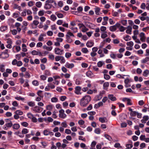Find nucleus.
Listing matches in <instances>:
<instances>
[{"mask_svg": "<svg viewBox=\"0 0 149 149\" xmlns=\"http://www.w3.org/2000/svg\"><path fill=\"white\" fill-rule=\"evenodd\" d=\"M91 100V97L90 95L85 96L81 100L80 105L82 107H86Z\"/></svg>", "mask_w": 149, "mask_h": 149, "instance_id": "f257e3e1", "label": "nucleus"}, {"mask_svg": "<svg viewBox=\"0 0 149 149\" xmlns=\"http://www.w3.org/2000/svg\"><path fill=\"white\" fill-rule=\"evenodd\" d=\"M120 24L117 23L115 25L110 26L109 27V30L111 31H114L116 30V28L120 27Z\"/></svg>", "mask_w": 149, "mask_h": 149, "instance_id": "f03ea898", "label": "nucleus"}, {"mask_svg": "<svg viewBox=\"0 0 149 149\" xmlns=\"http://www.w3.org/2000/svg\"><path fill=\"white\" fill-rule=\"evenodd\" d=\"M59 117L62 118H65L66 115L65 113H64V111L63 109H61L59 111Z\"/></svg>", "mask_w": 149, "mask_h": 149, "instance_id": "7ed1b4c3", "label": "nucleus"}, {"mask_svg": "<svg viewBox=\"0 0 149 149\" xmlns=\"http://www.w3.org/2000/svg\"><path fill=\"white\" fill-rule=\"evenodd\" d=\"M52 7L54 8V6L52 4H50L46 1L44 6V8L46 10H48L51 9Z\"/></svg>", "mask_w": 149, "mask_h": 149, "instance_id": "20e7f679", "label": "nucleus"}, {"mask_svg": "<svg viewBox=\"0 0 149 149\" xmlns=\"http://www.w3.org/2000/svg\"><path fill=\"white\" fill-rule=\"evenodd\" d=\"M63 50H61L58 47H56L55 49V53L56 54L61 55L63 54Z\"/></svg>", "mask_w": 149, "mask_h": 149, "instance_id": "39448f33", "label": "nucleus"}, {"mask_svg": "<svg viewBox=\"0 0 149 149\" xmlns=\"http://www.w3.org/2000/svg\"><path fill=\"white\" fill-rule=\"evenodd\" d=\"M41 109H43V108L38 106H36L35 107L32 108V109L34 111L38 113L40 112V111Z\"/></svg>", "mask_w": 149, "mask_h": 149, "instance_id": "423d86ee", "label": "nucleus"}, {"mask_svg": "<svg viewBox=\"0 0 149 149\" xmlns=\"http://www.w3.org/2000/svg\"><path fill=\"white\" fill-rule=\"evenodd\" d=\"M81 89V88L79 86H77L75 88V93L78 95L81 94V93L80 92Z\"/></svg>", "mask_w": 149, "mask_h": 149, "instance_id": "0eeeda50", "label": "nucleus"}, {"mask_svg": "<svg viewBox=\"0 0 149 149\" xmlns=\"http://www.w3.org/2000/svg\"><path fill=\"white\" fill-rule=\"evenodd\" d=\"M145 35V33L143 32L141 33L140 34V40L142 42H144L145 41L146 37Z\"/></svg>", "mask_w": 149, "mask_h": 149, "instance_id": "6e6552de", "label": "nucleus"}, {"mask_svg": "<svg viewBox=\"0 0 149 149\" xmlns=\"http://www.w3.org/2000/svg\"><path fill=\"white\" fill-rule=\"evenodd\" d=\"M74 66V64L72 63H69L68 62L66 63L65 65V66L68 68H72Z\"/></svg>", "mask_w": 149, "mask_h": 149, "instance_id": "1a4fd4ad", "label": "nucleus"}, {"mask_svg": "<svg viewBox=\"0 0 149 149\" xmlns=\"http://www.w3.org/2000/svg\"><path fill=\"white\" fill-rule=\"evenodd\" d=\"M99 121L102 123L107 122V120L105 117H104L103 118L100 117L99 118Z\"/></svg>", "mask_w": 149, "mask_h": 149, "instance_id": "9d476101", "label": "nucleus"}, {"mask_svg": "<svg viewBox=\"0 0 149 149\" xmlns=\"http://www.w3.org/2000/svg\"><path fill=\"white\" fill-rule=\"evenodd\" d=\"M108 98L111 101H114L116 100V98L113 96V95L109 94L108 95Z\"/></svg>", "mask_w": 149, "mask_h": 149, "instance_id": "9b49d317", "label": "nucleus"}, {"mask_svg": "<svg viewBox=\"0 0 149 149\" xmlns=\"http://www.w3.org/2000/svg\"><path fill=\"white\" fill-rule=\"evenodd\" d=\"M102 94L100 93L99 95L95 97V99L96 101H99L102 99Z\"/></svg>", "mask_w": 149, "mask_h": 149, "instance_id": "f8f14e48", "label": "nucleus"}, {"mask_svg": "<svg viewBox=\"0 0 149 149\" xmlns=\"http://www.w3.org/2000/svg\"><path fill=\"white\" fill-rule=\"evenodd\" d=\"M1 55L3 56H2V58H5L8 57L9 56V54L7 53V52H4L2 53Z\"/></svg>", "mask_w": 149, "mask_h": 149, "instance_id": "ddd939ff", "label": "nucleus"}, {"mask_svg": "<svg viewBox=\"0 0 149 149\" xmlns=\"http://www.w3.org/2000/svg\"><path fill=\"white\" fill-rule=\"evenodd\" d=\"M46 1H47V2H48V3L51 4H52V3H54V7L56 6V1H54V0H47Z\"/></svg>", "mask_w": 149, "mask_h": 149, "instance_id": "4468645a", "label": "nucleus"}, {"mask_svg": "<svg viewBox=\"0 0 149 149\" xmlns=\"http://www.w3.org/2000/svg\"><path fill=\"white\" fill-rule=\"evenodd\" d=\"M93 45L94 43L91 41H88L86 44V46L89 47H91Z\"/></svg>", "mask_w": 149, "mask_h": 149, "instance_id": "2eb2a0df", "label": "nucleus"}, {"mask_svg": "<svg viewBox=\"0 0 149 149\" xmlns=\"http://www.w3.org/2000/svg\"><path fill=\"white\" fill-rule=\"evenodd\" d=\"M20 125L18 124H14L13 125V128L15 130H17L19 128Z\"/></svg>", "mask_w": 149, "mask_h": 149, "instance_id": "dca6fc26", "label": "nucleus"}, {"mask_svg": "<svg viewBox=\"0 0 149 149\" xmlns=\"http://www.w3.org/2000/svg\"><path fill=\"white\" fill-rule=\"evenodd\" d=\"M8 29L7 26H1L0 28V30L2 32H3Z\"/></svg>", "mask_w": 149, "mask_h": 149, "instance_id": "f3484780", "label": "nucleus"}, {"mask_svg": "<svg viewBox=\"0 0 149 149\" xmlns=\"http://www.w3.org/2000/svg\"><path fill=\"white\" fill-rule=\"evenodd\" d=\"M70 36H72L74 37V36L72 33L70 31H68L67 32V34L66 35V38H70Z\"/></svg>", "mask_w": 149, "mask_h": 149, "instance_id": "a211bd4d", "label": "nucleus"}, {"mask_svg": "<svg viewBox=\"0 0 149 149\" xmlns=\"http://www.w3.org/2000/svg\"><path fill=\"white\" fill-rule=\"evenodd\" d=\"M149 61V57H146L144 59H143L141 61L142 63H145L146 62Z\"/></svg>", "mask_w": 149, "mask_h": 149, "instance_id": "6ab92c4d", "label": "nucleus"}, {"mask_svg": "<svg viewBox=\"0 0 149 149\" xmlns=\"http://www.w3.org/2000/svg\"><path fill=\"white\" fill-rule=\"evenodd\" d=\"M55 14L58 18H62L63 17V15L62 13L57 12Z\"/></svg>", "mask_w": 149, "mask_h": 149, "instance_id": "aec40b11", "label": "nucleus"}, {"mask_svg": "<svg viewBox=\"0 0 149 149\" xmlns=\"http://www.w3.org/2000/svg\"><path fill=\"white\" fill-rule=\"evenodd\" d=\"M5 65L3 64L0 65V71L1 72H3L5 70Z\"/></svg>", "mask_w": 149, "mask_h": 149, "instance_id": "412c9836", "label": "nucleus"}, {"mask_svg": "<svg viewBox=\"0 0 149 149\" xmlns=\"http://www.w3.org/2000/svg\"><path fill=\"white\" fill-rule=\"evenodd\" d=\"M149 74V71L148 70H146L144 71L143 73V75L145 77L147 76Z\"/></svg>", "mask_w": 149, "mask_h": 149, "instance_id": "4be33fe9", "label": "nucleus"}, {"mask_svg": "<svg viewBox=\"0 0 149 149\" xmlns=\"http://www.w3.org/2000/svg\"><path fill=\"white\" fill-rule=\"evenodd\" d=\"M43 48L44 49H46L48 51H50L52 50V47L51 46L50 47H48L46 45H44L43 46Z\"/></svg>", "mask_w": 149, "mask_h": 149, "instance_id": "5701e85b", "label": "nucleus"}, {"mask_svg": "<svg viewBox=\"0 0 149 149\" xmlns=\"http://www.w3.org/2000/svg\"><path fill=\"white\" fill-rule=\"evenodd\" d=\"M93 75L92 72L90 71H88L86 73V76L89 77H92Z\"/></svg>", "mask_w": 149, "mask_h": 149, "instance_id": "b1692460", "label": "nucleus"}, {"mask_svg": "<svg viewBox=\"0 0 149 149\" xmlns=\"http://www.w3.org/2000/svg\"><path fill=\"white\" fill-rule=\"evenodd\" d=\"M15 113L16 114H17L18 115H22L23 114V113L22 111L20 110H17L16 111Z\"/></svg>", "mask_w": 149, "mask_h": 149, "instance_id": "393cba45", "label": "nucleus"}, {"mask_svg": "<svg viewBox=\"0 0 149 149\" xmlns=\"http://www.w3.org/2000/svg\"><path fill=\"white\" fill-rule=\"evenodd\" d=\"M105 137L108 140L110 141L112 140V138L111 136L107 134H105L104 135Z\"/></svg>", "mask_w": 149, "mask_h": 149, "instance_id": "a878e982", "label": "nucleus"}, {"mask_svg": "<svg viewBox=\"0 0 149 149\" xmlns=\"http://www.w3.org/2000/svg\"><path fill=\"white\" fill-rule=\"evenodd\" d=\"M95 14L97 15H99V12L100 10V8L98 7H96L95 8Z\"/></svg>", "mask_w": 149, "mask_h": 149, "instance_id": "bb28decb", "label": "nucleus"}, {"mask_svg": "<svg viewBox=\"0 0 149 149\" xmlns=\"http://www.w3.org/2000/svg\"><path fill=\"white\" fill-rule=\"evenodd\" d=\"M124 39L126 41L130 40H131V38L130 36L128 35H127L125 37H124Z\"/></svg>", "mask_w": 149, "mask_h": 149, "instance_id": "cd10ccee", "label": "nucleus"}, {"mask_svg": "<svg viewBox=\"0 0 149 149\" xmlns=\"http://www.w3.org/2000/svg\"><path fill=\"white\" fill-rule=\"evenodd\" d=\"M36 6L38 8H40L42 5V3L40 1H38L36 3Z\"/></svg>", "mask_w": 149, "mask_h": 149, "instance_id": "c85d7f7f", "label": "nucleus"}, {"mask_svg": "<svg viewBox=\"0 0 149 149\" xmlns=\"http://www.w3.org/2000/svg\"><path fill=\"white\" fill-rule=\"evenodd\" d=\"M28 104L30 107H34L35 106V104L34 102L32 101L29 102H28Z\"/></svg>", "mask_w": 149, "mask_h": 149, "instance_id": "c756f323", "label": "nucleus"}, {"mask_svg": "<svg viewBox=\"0 0 149 149\" xmlns=\"http://www.w3.org/2000/svg\"><path fill=\"white\" fill-rule=\"evenodd\" d=\"M5 125L7 127H10L13 125V123L11 121H10V123H7Z\"/></svg>", "mask_w": 149, "mask_h": 149, "instance_id": "7c9ffc66", "label": "nucleus"}, {"mask_svg": "<svg viewBox=\"0 0 149 149\" xmlns=\"http://www.w3.org/2000/svg\"><path fill=\"white\" fill-rule=\"evenodd\" d=\"M58 98L56 97H53L51 98V101L52 102H56L58 101Z\"/></svg>", "mask_w": 149, "mask_h": 149, "instance_id": "2f4dec72", "label": "nucleus"}, {"mask_svg": "<svg viewBox=\"0 0 149 149\" xmlns=\"http://www.w3.org/2000/svg\"><path fill=\"white\" fill-rule=\"evenodd\" d=\"M137 112L136 111H132V112L130 113V115L132 116H135L136 115Z\"/></svg>", "mask_w": 149, "mask_h": 149, "instance_id": "473e14b6", "label": "nucleus"}, {"mask_svg": "<svg viewBox=\"0 0 149 149\" xmlns=\"http://www.w3.org/2000/svg\"><path fill=\"white\" fill-rule=\"evenodd\" d=\"M81 51L84 53H86L88 52V51L86 48H83L81 49Z\"/></svg>", "mask_w": 149, "mask_h": 149, "instance_id": "72a5a7b5", "label": "nucleus"}, {"mask_svg": "<svg viewBox=\"0 0 149 149\" xmlns=\"http://www.w3.org/2000/svg\"><path fill=\"white\" fill-rule=\"evenodd\" d=\"M127 45L130 47H132L133 45V42L132 41H130L127 43Z\"/></svg>", "mask_w": 149, "mask_h": 149, "instance_id": "f704fd0d", "label": "nucleus"}, {"mask_svg": "<svg viewBox=\"0 0 149 149\" xmlns=\"http://www.w3.org/2000/svg\"><path fill=\"white\" fill-rule=\"evenodd\" d=\"M95 132L97 134H99L100 133V130L99 128H96L95 130Z\"/></svg>", "mask_w": 149, "mask_h": 149, "instance_id": "c9c22d12", "label": "nucleus"}, {"mask_svg": "<svg viewBox=\"0 0 149 149\" xmlns=\"http://www.w3.org/2000/svg\"><path fill=\"white\" fill-rule=\"evenodd\" d=\"M46 108L47 110L51 111L52 109V105H49L46 106Z\"/></svg>", "mask_w": 149, "mask_h": 149, "instance_id": "e433bc0d", "label": "nucleus"}, {"mask_svg": "<svg viewBox=\"0 0 149 149\" xmlns=\"http://www.w3.org/2000/svg\"><path fill=\"white\" fill-rule=\"evenodd\" d=\"M109 83L108 82H105L103 84V86L104 87V89H106L105 87H108L109 86Z\"/></svg>", "mask_w": 149, "mask_h": 149, "instance_id": "4c0bfd02", "label": "nucleus"}, {"mask_svg": "<svg viewBox=\"0 0 149 149\" xmlns=\"http://www.w3.org/2000/svg\"><path fill=\"white\" fill-rule=\"evenodd\" d=\"M50 17L51 18V19L53 21H54L57 18L53 14Z\"/></svg>", "mask_w": 149, "mask_h": 149, "instance_id": "58836bf2", "label": "nucleus"}, {"mask_svg": "<svg viewBox=\"0 0 149 149\" xmlns=\"http://www.w3.org/2000/svg\"><path fill=\"white\" fill-rule=\"evenodd\" d=\"M34 2L33 1H29L28 3V6L30 7H31L33 5Z\"/></svg>", "mask_w": 149, "mask_h": 149, "instance_id": "ea45409f", "label": "nucleus"}, {"mask_svg": "<svg viewBox=\"0 0 149 149\" xmlns=\"http://www.w3.org/2000/svg\"><path fill=\"white\" fill-rule=\"evenodd\" d=\"M49 131L47 130H45L43 131V134L45 136H47L49 135Z\"/></svg>", "mask_w": 149, "mask_h": 149, "instance_id": "a19ab883", "label": "nucleus"}, {"mask_svg": "<svg viewBox=\"0 0 149 149\" xmlns=\"http://www.w3.org/2000/svg\"><path fill=\"white\" fill-rule=\"evenodd\" d=\"M104 78L106 80H108L110 78V77L109 75L105 74H104Z\"/></svg>", "mask_w": 149, "mask_h": 149, "instance_id": "79ce46f5", "label": "nucleus"}, {"mask_svg": "<svg viewBox=\"0 0 149 149\" xmlns=\"http://www.w3.org/2000/svg\"><path fill=\"white\" fill-rule=\"evenodd\" d=\"M63 4V1H59L58 3V6L60 7H62Z\"/></svg>", "mask_w": 149, "mask_h": 149, "instance_id": "37998d69", "label": "nucleus"}, {"mask_svg": "<svg viewBox=\"0 0 149 149\" xmlns=\"http://www.w3.org/2000/svg\"><path fill=\"white\" fill-rule=\"evenodd\" d=\"M39 23V22L37 20H34L33 22V23L31 24V25H33V24H34L35 25H37Z\"/></svg>", "mask_w": 149, "mask_h": 149, "instance_id": "c03bdc74", "label": "nucleus"}, {"mask_svg": "<svg viewBox=\"0 0 149 149\" xmlns=\"http://www.w3.org/2000/svg\"><path fill=\"white\" fill-rule=\"evenodd\" d=\"M24 76L26 78H29L31 77L30 75L28 72H26Z\"/></svg>", "mask_w": 149, "mask_h": 149, "instance_id": "a18cd8bd", "label": "nucleus"}, {"mask_svg": "<svg viewBox=\"0 0 149 149\" xmlns=\"http://www.w3.org/2000/svg\"><path fill=\"white\" fill-rule=\"evenodd\" d=\"M29 80L28 79H26L25 80V83L24 85L23 86L24 87H28L29 86V85L28 84Z\"/></svg>", "mask_w": 149, "mask_h": 149, "instance_id": "49530a36", "label": "nucleus"}, {"mask_svg": "<svg viewBox=\"0 0 149 149\" xmlns=\"http://www.w3.org/2000/svg\"><path fill=\"white\" fill-rule=\"evenodd\" d=\"M71 56V54L69 52H67L65 53V56L67 58H70Z\"/></svg>", "mask_w": 149, "mask_h": 149, "instance_id": "de8ad7c7", "label": "nucleus"}, {"mask_svg": "<svg viewBox=\"0 0 149 149\" xmlns=\"http://www.w3.org/2000/svg\"><path fill=\"white\" fill-rule=\"evenodd\" d=\"M103 64H104V63H103L102 62V61H99L97 63V65L98 67H100L102 66Z\"/></svg>", "mask_w": 149, "mask_h": 149, "instance_id": "09e8293b", "label": "nucleus"}, {"mask_svg": "<svg viewBox=\"0 0 149 149\" xmlns=\"http://www.w3.org/2000/svg\"><path fill=\"white\" fill-rule=\"evenodd\" d=\"M21 124L22 125L25 127H26L28 125V123L26 122H23L21 123Z\"/></svg>", "mask_w": 149, "mask_h": 149, "instance_id": "8fccbe9b", "label": "nucleus"}, {"mask_svg": "<svg viewBox=\"0 0 149 149\" xmlns=\"http://www.w3.org/2000/svg\"><path fill=\"white\" fill-rule=\"evenodd\" d=\"M38 15L39 16H42L44 14V10H42L40 11L38 13Z\"/></svg>", "mask_w": 149, "mask_h": 149, "instance_id": "3c124183", "label": "nucleus"}, {"mask_svg": "<svg viewBox=\"0 0 149 149\" xmlns=\"http://www.w3.org/2000/svg\"><path fill=\"white\" fill-rule=\"evenodd\" d=\"M85 122L82 120H80L78 121V123L79 125H82Z\"/></svg>", "mask_w": 149, "mask_h": 149, "instance_id": "603ef678", "label": "nucleus"}, {"mask_svg": "<svg viewBox=\"0 0 149 149\" xmlns=\"http://www.w3.org/2000/svg\"><path fill=\"white\" fill-rule=\"evenodd\" d=\"M61 125L62 127H64L65 128L67 126V125L66 122H62L61 124Z\"/></svg>", "mask_w": 149, "mask_h": 149, "instance_id": "864d4df0", "label": "nucleus"}, {"mask_svg": "<svg viewBox=\"0 0 149 149\" xmlns=\"http://www.w3.org/2000/svg\"><path fill=\"white\" fill-rule=\"evenodd\" d=\"M65 133L67 134H70L71 133V131L70 129H66L65 130Z\"/></svg>", "mask_w": 149, "mask_h": 149, "instance_id": "5fc2aeb1", "label": "nucleus"}, {"mask_svg": "<svg viewBox=\"0 0 149 149\" xmlns=\"http://www.w3.org/2000/svg\"><path fill=\"white\" fill-rule=\"evenodd\" d=\"M32 84L35 86H37L38 85L39 83L37 81L34 80L32 82Z\"/></svg>", "mask_w": 149, "mask_h": 149, "instance_id": "6e6d98bb", "label": "nucleus"}, {"mask_svg": "<svg viewBox=\"0 0 149 149\" xmlns=\"http://www.w3.org/2000/svg\"><path fill=\"white\" fill-rule=\"evenodd\" d=\"M28 132V130L26 128H24L22 131V134H26Z\"/></svg>", "mask_w": 149, "mask_h": 149, "instance_id": "4d7b16f0", "label": "nucleus"}, {"mask_svg": "<svg viewBox=\"0 0 149 149\" xmlns=\"http://www.w3.org/2000/svg\"><path fill=\"white\" fill-rule=\"evenodd\" d=\"M120 27L119 29V30L121 32H123L126 29V28H125L123 26H120Z\"/></svg>", "mask_w": 149, "mask_h": 149, "instance_id": "13d9d810", "label": "nucleus"}, {"mask_svg": "<svg viewBox=\"0 0 149 149\" xmlns=\"http://www.w3.org/2000/svg\"><path fill=\"white\" fill-rule=\"evenodd\" d=\"M146 6L145 4L144 3H142L141 4L140 7L142 9L144 10L145 9Z\"/></svg>", "mask_w": 149, "mask_h": 149, "instance_id": "bf43d9fd", "label": "nucleus"}, {"mask_svg": "<svg viewBox=\"0 0 149 149\" xmlns=\"http://www.w3.org/2000/svg\"><path fill=\"white\" fill-rule=\"evenodd\" d=\"M43 35L42 34H41L39 37L38 40L39 41H43Z\"/></svg>", "mask_w": 149, "mask_h": 149, "instance_id": "052dcab7", "label": "nucleus"}, {"mask_svg": "<svg viewBox=\"0 0 149 149\" xmlns=\"http://www.w3.org/2000/svg\"><path fill=\"white\" fill-rule=\"evenodd\" d=\"M95 112L94 111H89L88 112V115L91 116L94 115L95 114Z\"/></svg>", "mask_w": 149, "mask_h": 149, "instance_id": "680f3d73", "label": "nucleus"}, {"mask_svg": "<svg viewBox=\"0 0 149 149\" xmlns=\"http://www.w3.org/2000/svg\"><path fill=\"white\" fill-rule=\"evenodd\" d=\"M114 146L116 148L119 147L122 148V147L120 146V144L119 143H116L114 145Z\"/></svg>", "mask_w": 149, "mask_h": 149, "instance_id": "e2e57ef3", "label": "nucleus"}, {"mask_svg": "<svg viewBox=\"0 0 149 149\" xmlns=\"http://www.w3.org/2000/svg\"><path fill=\"white\" fill-rule=\"evenodd\" d=\"M63 20H58L57 21L56 23L58 25H61L63 23Z\"/></svg>", "mask_w": 149, "mask_h": 149, "instance_id": "0e129e2a", "label": "nucleus"}, {"mask_svg": "<svg viewBox=\"0 0 149 149\" xmlns=\"http://www.w3.org/2000/svg\"><path fill=\"white\" fill-rule=\"evenodd\" d=\"M121 23L122 24L124 25H126L127 24V20L125 19L121 21Z\"/></svg>", "mask_w": 149, "mask_h": 149, "instance_id": "69168bd1", "label": "nucleus"}, {"mask_svg": "<svg viewBox=\"0 0 149 149\" xmlns=\"http://www.w3.org/2000/svg\"><path fill=\"white\" fill-rule=\"evenodd\" d=\"M136 72L137 74H140L141 73L142 70L141 69L139 68H138L136 70Z\"/></svg>", "mask_w": 149, "mask_h": 149, "instance_id": "338daca9", "label": "nucleus"}, {"mask_svg": "<svg viewBox=\"0 0 149 149\" xmlns=\"http://www.w3.org/2000/svg\"><path fill=\"white\" fill-rule=\"evenodd\" d=\"M88 30V29L85 26L84 27H83L82 29V30L81 31L84 32H85Z\"/></svg>", "mask_w": 149, "mask_h": 149, "instance_id": "774afa93", "label": "nucleus"}]
</instances>
